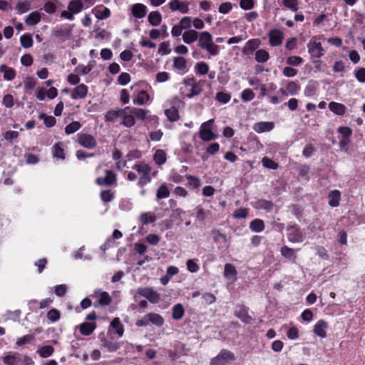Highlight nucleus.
<instances>
[{
	"mask_svg": "<svg viewBox=\"0 0 365 365\" xmlns=\"http://www.w3.org/2000/svg\"><path fill=\"white\" fill-rule=\"evenodd\" d=\"M198 46L205 50L210 56H215L220 53V47L212 41V36L208 31H202L198 36Z\"/></svg>",
	"mask_w": 365,
	"mask_h": 365,
	"instance_id": "f257e3e1",
	"label": "nucleus"
},
{
	"mask_svg": "<svg viewBox=\"0 0 365 365\" xmlns=\"http://www.w3.org/2000/svg\"><path fill=\"white\" fill-rule=\"evenodd\" d=\"M133 169L140 175L137 183L139 187H142L151 182L150 173L152 168L148 163L145 161H138L133 165Z\"/></svg>",
	"mask_w": 365,
	"mask_h": 365,
	"instance_id": "f03ea898",
	"label": "nucleus"
},
{
	"mask_svg": "<svg viewBox=\"0 0 365 365\" xmlns=\"http://www.w3.org/2000/svg\"><path fill=\"white\" fill-rule=\"evenodd\" d=\"M323 35L312 36L307 43L308 53L314 58H320L324 55L326 51L322 46Z\"/></svg>",
	"mask_w": 365,
	"mask_h": 365,
	"instance_id": "7ed1b4c3",
	"label": "nucleus"
},
{
	"mask_svg": "<svg viewBox=\"0 0 365 365\" xmlns=\"http://www.w3.org/2000/svg\"><path fill=\"white\" fill-rule=\"evenodd\" d=\"M235 360V354L229 350L222 349L220 353L210 361V365H227Z\"/></svg>",
	"mask_w": 365,
	"mask_h": 365,
	"instance_id": "20e7f679",
	"label": "nucleus"
},
{
	"mask_svg": "<svg viewBox=\"0 0 365 365\" xmlns=\"http://www.w3.org/2000/svg\"><path fill=\"white\" fill-rule=\"evenodd\" d=\"M92 297L96 300L94 302V307H96L108 306L112 301L110 294L101 289H96Z\"/></svg>",
	"mask_w": 365,
	"mask_h": 365,
	"instance_id": "39448f33",
	"label": "nucleus"
},
{
	"mask_svg": "<svg viewBox=\"0 0 365 365\" xmlns=\"http://www.w3.org/2000/svg\"><path fill=\"white\" fill-rule=\"evenodd\" d=\"M214 120H209L201 125L200 137L202 140L210 141L217 138V135L212 131V126Z\"/></svg>",
	"mask_w": 365,
	"mask_h": 365,
	"instance_id": "423d86ee",
	"label": "nucleus"
},
{
	"mask_svg": "<svg viewBox=\"0 0 365 365\" xmlns=\"http://www.w3.org/2000/svg\"><path fill=\"white\" fill-rule=\"evenodd\" d=\"M77 142L80 145L87 149H93L97 145L96 138L92 135L88 133H78Z\"/></svg>",
	"mask_w": 365,
	"mask_h": 365,
	"instance_id": "0eeeda50",
	"label": "nucleus"
},
{
	"mask_svg": "<svg viewBox=\"0 0 365 365\" xmlns=\"http://www.w3.org/2000/svg\"><path fill=\"white\" fill-rule=\"evenodd\" d=\"M137 293L153 304L158 303L160 299V294L152 287H140L138 289Z\"/></svg>",
	"mask_w": 365,
	"mask_h": 365,
	"instance_id": "6e6552de",
	"label": "nucleus"
},
{
	"mask_svg": "<svg viewBox=\"0 0 365 365\" xmlns=\"http://www.w3.org/2000/svg\"><path fill=\"white\" fill-rule=\"evenodd\" d=\"M287 238L289 242L297 243L302 242L304 236L298 226L293 225L287 228Z\"/></svg>",
	"mask_w": 365,
	"mask_h": 365,
	"instance_id": "1a4fd4ad",
	"label": "nucleus"
},
{
	"mask_svg": "<svg viewBox=\"0 0 365 365\" xmlns=\"http://www.w3.org/2000/svg\"><path fill=\"white\" fill-rule=\"evenodd\" d=\"M120 119H122L121 123L127 128H130L135 125V116L130 106H127L122 109Z\"/></svg>",
	"mask_w": 365,
	"mask_h": 365,
	"instance_id": "9d476101",
	"label": "nucleus"
},
{
	"mask_svg": "<svg viewBox=\"0 0 365 365\" xmlns=\"http://www.w3.org/2000/svg\"><path fill=\"white\" fill-rule=\"evenodd\" d=\"M105 177H99L96 178V183L98 185L110 186L116 184V175L111 170H106Z\"/></svg>",
	"mask_w": 365,
	"mask_h": 365,
	"instance_id": "9b49d317",
	"label": "nucleus"
},
{
	"mask_svg": "<svg viewBox=\"0 0 365 365\" xmlns=\"http://www.w3.org/2000/svg\"><path fill=\"white\" fill-rule=\"evenodd\" d=\"M269 43L271 46H279L282 43L284 34L279 29H272L268 34Z\"/></svg>",
	"mask_w": 365,
	"mask_h": 365,
	"instance_id": "f8f14e48",
	"label": "nucleus"
},
{
	"mask_svg": "<svg viewBox=\"0 0 365 365\" xmlns=\"http://www.w3.org/2000/svg\"><path fill=\"white\" fill-rule=\"evenodd\" d=\"M172 11H179L181 14H187L189 11L190 3L182 0H171L168 4Z\"/></svg>",
	"mask_w": 365,
	"mask_h": 365,
	"instance_id": "ddd939ff",
	"label": "nucleus"
},
{
	"mask_svg": "<svg viewBox=\"0 0 365 365\" xmlns=\"http://www.w3.org/2000/svg\"><path fill=\"white\" fill-rule=\"evenodd\" d=\"M261 45V41L258 38H252L247 41L242 48V53L245 56H250L253 54L254 52L258 50Z\"/></svg>",
	"mask_w": 365,
	"mask_h": 365,
	"instance_id": "4468645a",
	"label": "nucleus"
},
{
	"mask_svg": "<svg viewBox=\"0 0 365 365\" xmlns=\"http://www.w3.org/2000/svg\"><path fill=\"white\" fill-rule=\"evenodd\" d=\"M2 360L6 365H19L21 361V354L17 352L9 351L5 353Z\"/></svg>",
	"mask_w": 365,
	"mask_h": 365,
	"instance_id": "2eb2a0df",
	"label": "nucleus"
},
{
	"mask_svg": "<svg viewBox=\"0 0 365 365\" xmlns=\"http://www.w3.org/2000/svg\"><path fill=\"white\" fill-rule=\"evenodd\" d=\"M130 11L132 15L135 19H142L145 16L148 12V9L145 5L140 3H136L131 6Z\"/></svg>",
	"mask_w": 365,
	"mask_h": 365,
	"instance_id": "dca6fc26",
	"label": "nucleus"
},
{
	"mask_svg": "<svg viewBox=\"0 0 365 365\" xmlns=\"http://www.w3.org/2000/svg\"><path fill=\"white\" fill-rule=\"evenodd\" d=\"M173 66L180 74H185L188 71L187 61L183 57L173 58Z\"/></svg>",
	"mask_w": 365,
	"mask_h": 365,
	"instance_id": "f3484780",
	"label": "nucleus"
},
{
	"mask_svg": "<svg viewBox=\"0 0 365 365\" xmlns=\"http://www.w3.org/2000/svg\"><path fill=\"white\" fill-rule=\"evenodd\" d=\"M235 316L246 324L250 323L252 320V317L248 314L247 308L243 305L237 307Z\"/></svg>",
	"mask_w": 365,
	"mask_h": 365,
	"instance_id": "a211bd4d",
	"label": "nucleus"
},
{
	"mask_svg": "<svg viewBox=\"0 0 365 365\" xmlns=\"http://www.w3.org/2000/svg\"><path fill=\"white\" fill-rule=\"evenodd\" d=\"M274 127V124L272 122L262 121L255 123L253 130L258 133H262L271 131Z\"/></svg>",
	"mask_w": 365,
	"mask_h": 365,
	"instance_id": "6ab92c4d",
	"label": "nucleus"
},
{
	"mask_svg": "<svg viewBox=\"0 0 365 365\" xmlns=\"http://www.w3.org/2000/svg\"><path fill=\"white\" fill-rule=\"evenodd\" d=\"M328 324L324 320H319L314 325L313 331L314 333L321 338L327 336V329Z\"/></svg>",
	"mask_w": 365,
	"mask_h": 365,
	"instance_id": "aec40b11",
	"label": "nucleus"
},
{
	"mask_svg": "<svg viewBox=\"0 0 365 365\" xmlns=\"http://www.w3.org/2000/svg\"><path fill=\"white\" fill-rule=\"evenodd\" d=\"M88 87L82 83L75 87L71 93V98L73 99H83L88 93Z\"/></svg>",
	"mask_w": 365,
	"mask_h": 365,
	"instance_id": "412c9836",
	"label": "nucleus"
},
{
	"mask_svg": "<svg viewBox=\"0 0 365 365\" xmlns=\"http://www.w3.org/2000/svg\"><path fill=\"white\" fill-rule=\"evenodd\" d=\"M195 211L196 214V219L200 222H204L212 218L211 212L210 210H205L200 205L195 207Z\"/></svg>",
	"mask_w": 365,
	"mask_h": 365,
	"instance_id": "4be33fe9",
	"label": "nucleus"
},
{
	"mask_svg": "<svg viewBox=\"0 0 365 365\" xmlns=\"http://www.w3.org/2000/svg\"><path fill=\"white\" fill-rule=\"evenodd\" d=\"M41 19V14L38 11L30 13L25 18V23L27 26H34L38 24Z\"/></svg>",
	"mask_w": 365,
	"mask_h": 365,
	"instance_id": "5701e85b",
	"label": "nucleus"
},
{
	"mask_svg": "<svg viewBox=\"0 0 365 365\" xmlns=\"http://www.w3.org/2000/svg\"><path fill=\"white\" fill-rule=\"evenodd\" d=\"M199 33L193 29H189L182 34V41L187 44H191L198 39Z\"/></svg>",
	"mask_w": 365,
	"mask_h": 365,
	"instance_id": "b1692460",
	"label": "nucleus"
},
{
	"mask_svg": "<svg viewBox=\"0 0 365 365\" xmlns=\"http://www.w3.org/2000/svg\"><path fill=\"white\" fill-rule=\"evenodd\" d=\"M84 8L83 0H72L68 4V9L74 15L79 14Z\"/></svg>",
	"mask_w": 365,
	"mask_h": 365,
	"instance_id": "393cba45",
	"label": "nucleus"
},
{
	"mask_svg": "<svg viewBox=\"0 0 365 365\" xmlns=\"http://www.w3.org/2000/svg\"><path fill=\"white\" fill-rule=\"evenodd\" d=\"M329 108L337 115H344L346 111V107L344 104L334 101L329 103Z\"/></svg>",
	"mask_w": 365,
	"mask_h": 365,
	"instance_id": "a878e982",
	"label": "nucleus"
},
{
	"mask_svg": "<svg viewBox=\"0 0 365 365\" xmlns=\"http://www.w3.org/2000/svg\"><path fill=\"white\" fill-rule=\"evenodd\" d=\"M0 73L4 74V78L6 81H12L16 76V71L13 68L9 67L4 64L0 66Z\"/></svg>",
	"mask_w": 365,
	"mask_h": 365,
	"instance_id": "bb28decb",
	"label": "nucleus"
},
{
	"mask_svg": "<svg viewBox=\"0 0 365 365\" xmlns=\"http://www.w3.org/2000/svg\"><path fill=\"white\" fill-rule=\"evenodd\" d=\"M32 0H23L19 1L16 5V10L19 14H23L31 9Z\"/></svg>",
	"mask_w": 365,
	"mask_h": 365,
	"instance_id": "cd10ccee",
	"label": "nucleus"
},
{
	"mask_svg": "<svg viewBox=\"0 0 365 365\" xmlns=\"http://www.w3.org/2000/svg\"><path fill=\"white\" fill-rule=\"evenodd\" d=\"M52 154L53 158L56 159L64 160L66 156L64 149L63 148V143H55L52 147Z\"/></svg>",
	"mask_w": 365,
	"mask_h": 365,
	"instance_id": "c85d7f7f",
	"label": "nucleus"
},
{
	"mask_svg": "<svg viewBox=\"0 0 365 365\" xmlns=\"http://www.w3.org/2000/svg\"><path fill=\"white\" fill-rule=\"evenodd\" d=\"M122 109H116L108 111L105 115V120L108 122H115L121 118Z\"/></svg>",
	"mask_w": 365,
	"mask_h": 365,
	"instance_id": "c756f323",
	"label": "nucleus"
},
{
	"mask_svg": "<svg viewBox=\"0 0 365 365\" xmlns=\"http://www.w3.org/2000/svg\"><path fill=\"white\" fill-rule=\"evenodd\" d=\"M149 24L153 26H157L160 24L162 21V15L158 11H151L148 16Z\"/></svg>",
	"mask_w": 365,
	"mask_h": 365,
	"instance_id": "7c9ffc66",
	"label": "nucleus"
},
{
	"mask_svg": "<svg viewBox=\"0 0 365 365\" xmlns=\"http://www.w3.org/2000/svg\"><path fill=\"white\" fill-rule=\"evenodd\" d=\"M164 113L168 119L171 122L177 121L180 118L178 110L174 105L170 108L165 109Z\"/></svg>",
	"mask_w": 365,
	"mask_h": 365,
	"instance_id": "2f4dec72",
	"label": "nucleus"
},
{
	"mask_svg": "<svg viewBox=\"0 0 365 365\" xmlns=\"http://www.w3.org/2000/svg\"><path fill=\"white\" fill-rule=\"evenodd\" d=\"M270 58L269 53L264 49H258L255 53V59L258 63H266Z\"/></svg>",
	"mask_w": 365,
	"mask_h": 365,
	"instance_id": "473e14b6",
	"label": "nucleus"
},
{
	"mask_svg": "<svg viewBox=\"0 0 365 365\" xmlns=\"http://www.w3.org/2000/svg\"><path fill=\"white\" fill-rule=\"evenodd\" d=\"M150 99V96L145 91H140L137 96L133 98V103L136 105H144Z\"/></svg>",
	"mask_w": 365,
	"mask_h": 365,
	"instance_id": "72a5a7b5",
	"label": "nucleus"
},
{
	"mask_svg": "<svg viewBox=\"0 0 365 365\" xmlns=\"http://www.w3.org/2000/svg\"><path fill=\"white\" fill-rule=\"evenodd\" d=\"M153 160L159 166L163 165L167 160L166 153L161 149L157 150L153 155Z\"/></svg>",
	"mask_w": 365,
	"mask_h": 365,
	"instance_id": "f704fd0d",
	"label": "nucleus"
},
{
	"mask_svg": "<svg viewBox=\"0 0 365 365\" xmlns=\"http://www.w3.org/2000/svg\"><path fill=\"white\" fill-rule=\"evenodd\" d=\"M340 197L341 194L339 190H332L329 195V205L332 207L339 206Z\"/></svg>",
	"mask_w": 365,
	"mask_h": 365,
	"instance_id": "c9c22d12",
	"label": "nucleus"
},
{
	"mask_svg": "<svg viewBox=\"0 0 365 365\" xmlns=\"http://www.w3.org/2000/svg\"><path fill=\"white\" fill-rule=\"evenodd\" d=\"M264 222L260 219H255L250 223V229L255 232H261L264 230Z\"/></svg>",
	"mask_w": 365,
	"mask_h": 365,
	"instance_id": "e433bc0d",
	"label": "nucleus"
},
{
	"mask_svg": "<svg viewBox=\"0 0 365 365\" xmlns=\"http://www.w3.org/2000/svg\"><path fill=\"white\" fill-rule=\"evenodd\" d=\"M147 319H148L150 324H153L157 327H161L164 323V319L163 317L160 316L159 314H147Z\"/></svg>",
	"mask_w": 365,
	"mask_h": 365,
	"instance_id": "4c0bfd02",
	"label": "nucleus"
},
{
	"mask_svg": "<svg viewBox=\"0 0 365 365\" xmlns=\"http://www.w3.org/2000/svg\"><path fill=\"white\" fill-rule=\"evenodd\" d=\"M170 195V190L165 183L162 184L156 192V200L159 201L161 199L167 198Z\"/></svg>",
	"mask_w": 365,
	"mask_h": 365,
	"instance_id": "58836bf2",
	"label": "nucleus"
},
{
	"mask_svg": "<svg viewBox=\"0 0 365 365\" xmlns=\"http://www.w3.org/2000/svg\"><path fill=\"white\" fill-rule=\"evenodd\" d=\"M110 327L115 330V333H116L118 336L123 335L124 328L119 318H114L110 323Z\"/></svg>",
	"mask_w": 365,
	"mask_h": 365,
	"instance_id": "ea45409f",
	"label": "nucleus"
},
{
	"mask_svg": "<svg viewBox=\"0 0 365 365\" xmlns=\"http://www.w3.org/2000/svg\"><path fill=\"white\" fill-rule=\"evenodd\" d=\"M185 314V309L181 304H175L173 308L172 317L175 320L181 319Z\"/></svg>",
	"mask_w": 365,
	"mask_h": 365,
	"instance_id": "a19ab883",
	"label": "nucleus"
},
{
	"mask_svg": "<svg viewBox=\"0 0 365 365\" xmlns=\"http://www.w3.org/2000/svg\"><path fill=\"white\" fill-rule=\"evenodd\" d=\"M38 118L43 121L44 125L47 128H51L56 123V118L52 115H47L46 113H41L38 115Z\"/></svg>",
	"mask_w": 365,
	"mask_h": 365,
	"instance_id": "79ce46f5",
	"label": "nucleus"
},
{
	"mask_svg": "<svg viewBox=\"0 0 365 365\" xmlns=\"http://www.w3.org/2000/svg\"><path fill=\"white\" fill-rule=\"evenodd\" d=\"M96 325L92 322H84L80 326V331L83 335L88 336L95 329Z\"/></svg>",
	"mask_w": 365,
	"mask_h": 365,
	"instance_id": "37998d69",
	"label": "nucleus"
},
{
	"mask_svg": "<svg viewBox=\"0 0 365 365\" xmlns=\"http://www.w3.org/2000/svg\"><path fill=\"white\" fill-rule=\"evenodd\" d=\"M237 272L235 267L230 263L225 265L224 276L227 279H235Z\"/></svg>",
	"mask_w": 365,
	"mask_h": 365,
	"instance_id": "c03bdc74",
	"label": "nucleus"
},
{
	"mask_svg": "<svg viewBox=\"0 0 365 365\" xmlns=\"http://www.w3.org/2000/svg\"><path fill=\"white\" fill-rule=\"evenodd\" d=\"M202 92V85L200 81L194 84L190 89V92L186 94V98H192L195 96L200 95Z\"/></svg>",
	"mask_w": 365,
	"mask_h": 365,
	"instance_id": "a18cd8bd",
	"label": "nucleus"
},
{
	"mask_svg": "<svg viewBox=\"0 0 365 365\" xmlns=\"http://www.w3.org/2000/svg\"><path fill=\"white\" fill-rule=\"evenodd\" d=\"M53 351V347L50 345L43 346L37 349V353L43 358H47L51 356Z\"/></svg>",
	"mask_w": 365,
	"mask_h": 365,
	"instance_id": "49530a36",
	"label": "nucleus"
},
{
	"mask_svg": "<svg viewBox=\"0 0 365 365\" xmlns=\"http://www.w3.org/2000/svg\"><path fill=\"white\" fill-rule=\"evenodd\" d=\"M139 219L143 225H147L156 220L155 216L150 212H143Z\"/></svg>",
	"mask_w": 365,
	"mask_h": 365,
	"instance_id": "de8ad7c7",
	"label": "nucleus"
},
{
	"mask_svg": "<svg viewBox=\"0 0 365 365\" xmlns=\"http://www.w3.org/2000/svg\"><path fill=\"white\" fill-rule=\"evenodd\" d=\"M286 90L289 95L294 96L299 91L300 86L297 81H289L286 86Z\"/></svg>",
	"mask_w": 365,
	"mask_h": 365,
	"instance_id": "09e8293b",
	"label": "nucleus"
},
{
	"mask_svg": "<svg viewBox=\"0 0 365 365\" xmlns=\"http://www.w3.org/2000/svg\"><path fill=\"white\" fill-rule=\"evenodd\" d=\"M131 109L134 116L138 119L144 120L148 118V113H149L148 110L135 107H131Z\"/></svg>",
	"mask_w": 365,
	"mask_h": 365,
	"instance_id": "8fccbe9b",
	"label": "nucleus"
},
{
	"mask_svg": "<svg viewBox=\"0 0 365 365\" xmlns=\"http://www.w3.org/2000/svg\"><path fill=\"white\" fill-rule=\"evenodd\" d=\"M280 252L282 255L287 259L296 258V252L294 249L289 247L287 245H284L281 247Z\"/></svg>",
	"mask_w": 365,
	"mask_h": 365,
	"instance_id": "3c124183",
	"label": "nucleus"
},
{
	"mask_svg": "<svg viewBox=\"0 0 365 365\" xmlns=\"http://www.w3.org/2000/svg\"><path fill=\"white\" fill-rule=\"evenodd\" d=\"M81 128V124L78 121H73L65 128V133L71 135L78 131Z\"/></svg>",
	"mask_w": 365,
	"mask_h": 365,
	"instance_id": "603ef678",
	"label": "nucleus"
},
{
	"mask_svg": "<svg viewBox=\"0 0 365 365\" xmlns=\"http://www.w3.org/2000/svg\"><path fill=\"white\" fill-rule=\"evenodd\" d=\"M285 8L296 12L299 9L298 0H281Z\"/></svg>",
	"mask_w": 365,
	"mask_h": 365,
	"instance_id": "864d4df0",
	"label": "nucleus"
},
{
	"mask_svg": "<svg viewBox=\"0 0 365 365\" xmlns=\"http://www.w3.org/2000/svg\"><path fill=\"white\" fill-rule=\"evenodd\" d=\"M195 71L200 75H205L209 71V66L207 63L201 61L195 66Z\"/></svg>",
	"mask_w": 365,
	"mask_h": 365,
	"instance_id": "5fc2aeb1",
	"label": "nucleus"
},
{
	"mask_svg": "<svg viewBox=\"0 0 365 365\" xmlns=\"http://www.w3.org/2000/svg\"><path fill=\"white\" fill-rule=\"evenodd\" d=\"M21 46L25 48H29L33 45V39L30 34H24L20 38Z\"/></svg>",
	"mask_w": 365,
	"mask_h": 365,
	"instance_id": "6e6d98bb",
	"label": "nucleus"
},
{
	"mask_svg": "<svg viewBox=\"0 0 365 365\" xmlns=\"http://www.w3.org/2000/svg\"><path fill=\"white\" fill-rule=\"evenodd\" d=\"M102 345L103 347L106 348L107 350L109 351H115L120 347V345L118 343L114 342L112 341H109L107 339L102 340Z\"/></svg>",
	"mask_w": 365,
	"mask_h": 365,
	"instance_id": "4d7b16f0",
	"label": "nucleus"
},
{
	"mask_svg": "<svg viewBox=\"0 0 365 365\" xmlns=\"http://www.w3.org/2000/svg\"><path fill=\"white\" fill-rule=\"evenodd\" d=\"M56 1H48L43 5L44 11L49 14H53L57 11Z\"/></svg>",
	"mask_w": 365,
	"mask_h": 365,
	"instance_id": "13d9d810",
	"label": "nucleus"
},
{
	"mask_svg": "<svg viewBox=\"0 0 365 365\" xmlns=\"http://www.w3.org/2000/svg\"><path fill=\"white\" fill-rule=\"evenodd\" d=\"M262 164L264 168L272 170H277L279 167L277 163L267 157L262 158Z\"/></svg>",
	"mask_w": 365,
	"mask_h": 365,
	"instance_id": "bf43d9fd",
	"label": "nucleus"
},
{
	"mask_svg": "<svg viewBox=\"0 0 365 365\" xmlns=\"http://www.w3.org/2000/svg\"><path fill=\"white\" fill-rule=\"evenodd\" d=\"M61 317V313L56 309H51L47 313V318L51 322H56L59 320Z\"/></svg>",
	"mask_w": 365,
	"mask_h": 365,
	"instance_id": "052dcab7",
	"label": "nucleus"
},
{
	"mask_svg": "<svg viewBox=\"0 0 365 365\" xmlns=\"http://www.w3.org/2000/svg\"><path fill=\"white\" fill-rule=\"evenodd\" d=\"M258 207L266 211H271L274 207L272 202L267 200H259L257 202Z\"/></svg>",
	"mask_w": 365,
	"mask_h": 365,
	"instance_id": "680f3d73",
	"label": "nucleus"
},
{
	"mask_svg": "<svg viewBox=\"0 0 365 365\" xmlns=\"http://www.w3.org/2000/svg\"><path fill=\"white\" fill-rule=\"evenodd\" d=\"M114 198V192L110 190H103L101 192V199L104 202H109Z\"/></svg>",
	"mask_w": 365,
	"mask_h": 365,
	"instance_id": "e2e57ef3",
	"label": "nucleus"
},
{
	"mask_svg": "<svg viewBox=\"0 0 365 365\" xmlns=\"http://www.w3.org/2000/svg\"><path fill=\"white\" fill-rule=\"evenodd\" d=\"M255 96L254 92L250 88H246L241 93V98L243 101H250L255 98Z\"/></svg>",
	"mask_w": 365,
	"mask_h": 365,
	"instance_id": "0e129e2a",
	"label": "nucleus"
},
{
	"mask_svg": "<svg viewBox=\"0 0 365 365\" xmlns=\"http://www.w3.org/2000/svg\"><path fill=\"white\" fill-rule=\"evenodd\" d=\"M186 178L188 180V185L194 189H197L201 185L200 180L195 176L187 175Z\"/></svg>",
	"mask_w": 365,
	"mask_h": 365,
	"instance_id": "69168bd1",
	"label": "nucleus"
},
{
	"mask_svg": "<svg viewBox=\"0 0 365 365\" xmlns=\"http://www.w3.org/2000/svg\"><path fill=\"white\" fill-rule=\"evenodd\" d=\"M231 99V96L228 93L218 92L216 94V100L222 103H227Z\"/></svg>",
	"mask_w": 365,
	"mask_h": 365,
	"instance_id": "338daca9",
	"label": "nucleus"
},
{
	"mask_svg": "<svg viewBox=\"0 0 365 365\" xmlns=\"http://www.w3.org/2000/svg\"><path fill=\"white\" fill-rule=\"evenodd\" d=\"M354 76L360 83H365V68H360L354 71Z\"/></svg>",
	"mask_w": 365,
	"mask_h": 365,
	"instance_id": "774afa93",
	"label": "nucleus"
}]
</instances>
